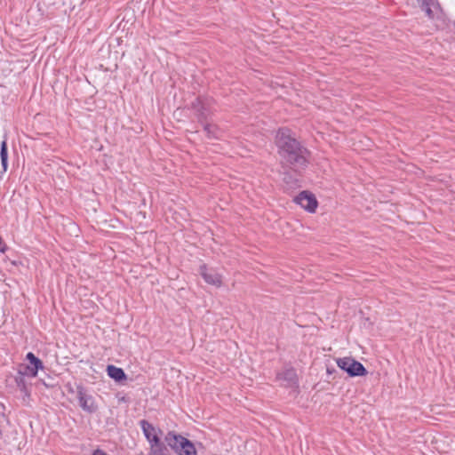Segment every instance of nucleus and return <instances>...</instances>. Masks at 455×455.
<instances>
[{"label":"nucleus","mask_w":455,"mask_h":455,"mask_svg":"<svg viewBox=\"0 0 455 455\" xmlns=\"http://www.w3.org/2000/svg\"><path fill=\"white\" fill-rule=\"evenodd\" d=\"M140 426L145 438L149 443V447L164 444L160 440V435L162 434V431L159 428H156L146 419L140 420Z\"/></svg>","instance_id":"nucleus-5"},{"label":"nucleus","mask_w":455,"mask_h":455,"mask_svg":"<svg viewBox=\"0 0 455 455\" xmlns=\"http://www.w3.org/2000/svg\"><path fill=\"white\" fill-rule=\"evenodd\" d=\"M148 455H169L164 444L149 447Z\"/></svg>","instance_id":"nucleus-14"},{"label":"nucleus","mask_w":455,"mask_h":455,"mask_svg":"<svg viewBox=\"0 0 455 455\" xmlns=\"http://www.w3.org/2000/svg\"><path fill=\"white\" fill-rule=\"evenodd\" d=\"M204 130L209 139H220L222 135L220 129L214 124L205 123Z\"/></svg>","instance_id":"nucleus-12"},{"label":"nucleus","mask_w":455,"mask_h":455,"mask_svg":"<svg viewBox=\"0 0 455 455\" xmlns=\"http://www.w3.org/2000/svg\"><path fill=\"white\" fill-rule=\"evenodd\" d=\"M337 365L351 377L364 376L367 374L365 367L358 361L351 357L339 358Z\"/></svg>","instance_id":"nucleus-3"},{"label":"nucleus","mask_w":455,"mask_h":455,"mask_svg":"<svg viewBox=\"0 0 455 455\" xmlns=\"http://www.w3.org/2000/svg\"><path fill=\"white\" fill-rule=\"evenodd\" d=\"M0 157H1L3 172H5L7 171V166H8V150H7V142L5 140H3L1 143Z\"/></svg>","instance_id":"nucleus-13"},{"label":"nucleus","mask_w":455,"mask_h":455,"mask_svg":"<svg viewBox=\"0 0 455 455\" xmlns=\"http://www.w3.org/2000/svg\"><path fill=\"white\" fill-rule=\"evenodd\" d=\"M294 202L308 212H315L318 205L315 196L307 191L300 192Z\"/></svg>","instance_id":"nucleus-6"},{"label":"nucleus","mask_w":455,"mask_h":455,"mask_svg":"<svg viewBox=\"0 0 455 455\" xmlns=\"http://www.w3.org/2000/svg\"><path fill=\"white\" fill-rule=\"evenodd\" d=\"M77 399L80 407L84 411L93 413L97 411L94 398L83 387H77Z\"/></svg>","instance_id":"nucleus-7"},{"label":"nucleus","mask_w":455,"mask_h":455,"mask_svg":"<svg viewBox=\"0 0 455 455\" xmlns=\"http://www.w3.org/2000/svg\"><path fill=\"white\" fill-rule=\"evenodd\" d=\"M200 274L204 280L211 285L220 287L222 276L214 269L208 268L205 265L200 267Z\"/></svg>","instance_id":"nucleus-9"},{"label":"nucleus","mask_w":455,"mask_h":455,"mask_svg":"<svg viewBox=\"0 0 455 455\" xmlns=\"http://www.w3.org/2000/svg\"><path fill=\"white\" fill-rule=\"evenodd\" d=\"M437 5V0H422V6L435 7Z\"/></svg>","instance_id":"nucleus-15"},{"label":"nucleus","mask_w":455,"mask_h":455,"mask_svg":"<svg viewBox=\"0 0 455 455\" xmlns=\"http://www.w3.org/2000/svg\"><path fill=\"white\" fill-rule=\"evenodd\" d=\"M276 145L281 156L295 171L304 170L308 163L309 152L292 136L289 129H280L276 134Z\"/></svg>","instance_id":"nucleus-1"},{"label":"nucleus","mask_w":455,"mask_h":455,"mask_svg":"<svg viewBox=\"0 0 455 455\" xmlns=\"http://www.w3.org/2000/svg\"><path fill=\"white\" fill-rule=\"evenodd\" d=\"M107 372L108 375L116 381L120 382L126 379V375L124 370L115 365H108L107 367Z\"/></svg>","instance_id":"nucleus-11"},{"label":"nucleus","mask_w":455,"mask_h":455,"mask_svg":"<svg viewBox=\"0 0 455 455\" xmlns=\"http://www.w3.org/2000/svg\"><path fill=\"white\" fill-rule=\"evenodd\" d=\"M92 455H108L103 450L96 449L92 451Z\"/></svg>","instance_id":"nucleus-17"},{"label":"nucleus","mask_w":455,"mask_h":455,"mask_svg":"<svg viewBox=\"0 0 455 455\" xmlns=\"http://www.w3.org/2000/svg\"><path fill=\"white\" fill-rule=\"evenodd\" d=\"M276 379L285 387L297 388L299 386L297 373L293 368H287L278 372Z\"/></svg>","instance_id":"nucleus-8"},{"label":"nucleus","mask_w":455,"mask_h":455,"mask_svg":"<svg viewBox=\"0 0 455 455\" xmlns=\"http://www.w3.org/2000/svg\"><path fill=\"white\" fill-rule=\"evenodd\" d=\"M28 364H20L18 372L21 376L35 378L39 370L44 369L43 362L37 358L32 352L26 355Z\"/></svg>","instance_id":"nucleus-4"},{"label":"nucleus","mask_w":455,"mask_h":455,"mask_svg":"<svg viewBox=\"0 0 455 455\" xmlns=\"http://www.w3.org/2000/svg\"><path fill=\"white\" fill-rule=\"evenodd\" d=\"M164 441L177 455H197L194 443L173 431L166 434Z\"/></svg>","instance_id":"nucleus-2"},{"label":"nucleus","mask_w":455,"mask_h":455,"mask_svg":"<svg viewBox=\"0 0 455 455\" xmlns=\"http://www.w3.org/2000/svg\"><path fill=\"white\" fill-rule=\"evenodd\" d=\"M422 9L425 11V12L427 15V17L433 18L434 15H433L432 7H430V6H422Z\"/></svg>","instance_id":"nucleus-16"},{"label":"nucleus","mask_w":455,"mask_h":455,"mask_svg":"<svg viewBox=\"0 0 455 455\" xmlns=\"http://www.w3.org/2000/svg\"><path fill=\"white\" fill-rule=\"evenodd\" d=\"M288 178L290 179V177L288 175H285L284 178H283V180L286 182V183H290V181H288Z\"/></svg>","instance_id":"nucleus-18"},{"label":"nucleus","mask_w":455,"mask_h":455,"mask_svg":"<svg viewBox=\"0 0 455 455\" xmlns=\"http://www.w3.org/2000/svg\"><path fill=\"white\" fill-rule=\"evenodd\" d=\"M193 109L196 111L198 121L203 123L206 121L211 115V109L207 103H204L201 99H196L193 104Z\"/></svg>","instance_id":"nucleus-10"}]
</instances>
